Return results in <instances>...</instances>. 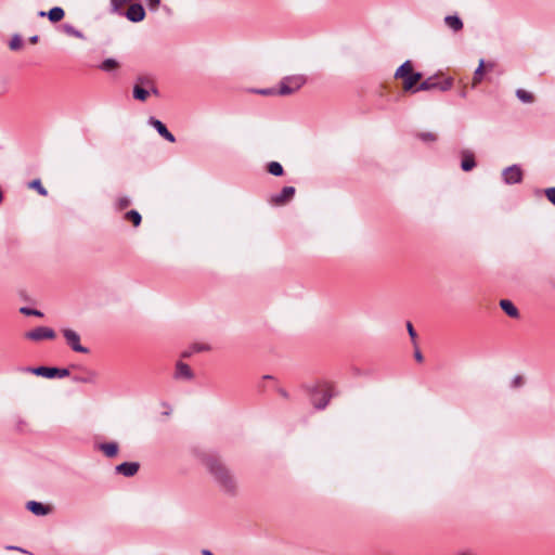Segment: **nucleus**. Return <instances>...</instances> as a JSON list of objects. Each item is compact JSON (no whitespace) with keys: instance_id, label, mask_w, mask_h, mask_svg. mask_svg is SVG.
Here are the masks:
<instances>
[{"instance_id":"nucleus-1","label":"nucleus","mask_w":555,"mask_h":555,"mask_svg":"<svg viewBox=\"0 0 555 555\" xmlns=\"http://www.w3.org/2000/svg\"><path fill=\"white\" fill-rule=\"evenodd\" d=\"M204 465L222 491L230 494L235 493V478L231 470L218 457L212 455L206 456L204 459Z\"/></svg>"},{"instance_id":"nucleus-2","label":"nucleus","mask_w":555,"mask_h":555,"mask_svg":"<svg viewBox=\"0 0 555 555\" xmlns=\"http://www.w3.org/2000/svg\"><path fill=\"white\" fill-rule=\"evenodd\" d=\"M307 81L304 75H292L284 77L279 85V90L275 92L279 95H289L299 90Z\"/></svg>"},{"instance_id":"nucleus-3","label":"nucleus","mask_w":555,"mask_h":555,"mask_svg":"<svg viewBox=\"0 0 555 555\" xmlns=\"http://www.w3.org/2000/svg\"><path fill=\"white\" fill-rule=\"evenodd\" d=\"M452 87V80L446 79L443 81H437L436 76H430L427 79L423 80L414 90L413 92L417 91H428L433 89H439L441 91H447L451 89Z\"/></svg>"},{"instance_id":"nucleus-4","label":"nucleus","mask_w":555,"mask_h":555,"mask_svg":"<svg viewBox=\"0 0 555 555\" xmlns=\"http://www.w3.org/2000/svg\"><path fill=\"white\" fill-rule=\"evenodd\" d=\"M25 371L30 372L35 375L42 376L46 378H63L69 375L68 369H59V367H49V366H38V367H27Z\"/></svg>"},{"instance_id":"nucleus-5","label":"nucleus","mask_w":555,"mask_h":555,"mask_svg":"<svg viewBox=\"0 0 555 555\" xmlns=\"http://www.w3.org/2000/svg\"><path fill=\"white\" fill-rule=\"evenodd\" d=\"M63 335L67 345L76 352L88 353L89 349L80 344V336L77 332L70 328L63 330Z\"/></svg>"},{"instance_id":"nucleus-6","label":"nucleus","mask_w":555,"mask_h":555,"mask_svg":"<svg viewBox=\"0 0 555 555\" xmlns=\"http://www.w3.org/2000/svg\"><path fill=\"white\" fill-rule=\"evenodd\" d=\"M522 176V170L518 165L506 167L502 172L503 180L506 184L520 183Z\"/></svg>"},{"instance_id":"nucleus-7","label":"nucleus","mask_w":555,"mask_h":555,"mask_svg":"<svg viewBox=\"0 0 555 555\" xmlns=\"http://www.w3.org/2000/svg\"><path fill=\"white\" fill-rule=\"evenodd\" d=\"M25 337L35 341L42 339H53L55 337V332L50 327L38 326L33 331L27 332Z\"/></svg>"},{"instance_id":"nucleus-8","label":"nucleus","mask_w":555,"mask_h":555,"mask_svg":"<svg viewBox=\"0 0 555 555\" xmlns=\"http://www.w3.org/2000/svg\"><path fill=\"white\" fill-rule=\"evenodd\" d=\"M124 15L133 23H139L144 20L145 11L144 8L140 3L131 4L128 10L124 13Z\"/></svg>"},{"instance_id":"nucleus-9","label":"nucleus","mask_w":555,"mask_h":555,"mask_svg":"<svg viewBox=\"0 0 555 555\" xmlns=\"http://www.w3.org/2000/svg\"><path fill=\"white\" fill-rule=\"evenodd\" d=\"M149 125L152 126L160 137H163L165 140L173 143L176 141L175 135L167 129V127L157 118L150 117L149 118Z\"/></svg>"},{"instance_id":"nucleus-10","label":"nucleus","mask_w":555,"mask_h":555,"mask_svg":"<svg viewBox=\"0 0 555 555\" xmlns=\"http://www.w3.org/2000/svg\"><path fill=\"white\" fill-rule=\"evenodd\" d=\"M295 195L294 186H284L279 194H275L271 197V202L275 205H284L288 201L293 198Z\"/></svg>"},{"instance_id":"nucleus-11","label":"nucleus","mask_w":555,"mask_h":555,"mask_svg":"<svg viewBox=\"0 0 555 555\" xmlns=\"http://www.w3.org/2000/svg\"><path fill=\"white\" fill-rule=\"evenodd\" d=\"M140 468L138 462H124L115 467L116 473L126 477L134 476Z\"/></svg>"},{"instance_id":"nucleus-12","label":"nucleus","mask_w":555,"mask_h":555,"mask_svg":"<svg viewBox=\"0 0 555 555\" xmlns=\"http://www.w3.org/2000/svg\"><path fill=\"white\" fill-rule=\"evenodd\" d=\"M26 508L36 516H46L52 512V507L50 505H44L37 501H28L26 503Z\"/></svg>"},{"instance_id":"nucleus-13","label":"nucleus","mask_w":555,"mask_h":555,"mask_svg":"<svg viewBox=\"0 0 555 555\" xmlns=\"http://www.w3.org/2000/svg\"><path fill=\"white\" fill-rule=\"evenodd\" d=\"M38 15L40 17H44L47 16L49 18L50 22L52 23H57L60 21L63 20L64 15H65V12L64 10L61 8V7H54L52 8L50 11L48 12H44V11H40L38 13Z\"/></svg>"},{"instance_id":"nucleus-14","label":"nucleus","mask_w":555,"mask_h":555,"mask_svg":"<svg viewBox=\"0 0 555 555\" xmlns=\"http://www.w3.org/2000/svg\"><path fill=\"white\" fill-rule=\"evenodd\" d=\"M175 377L177 379H180V378L192 379L193 378V372H192L191 367L186 363L180 361L176 365Z\"/></svg>"},{"instance_id":"nucleus-15","label":"nucleus","mask_w":555,"mask_h":555,"mask_svg":"<svg viewBox=\"0 0 555 555\" xmlns=\"http://www.w3.org/2000/svg\"><path fill=\"white\" fill-rule=\"evenodd\" d=\"M423 75L420 72H414L411 75L403 78V90L412 91L416 88V83L422 79Z\"/></svg>"},{"instance_id":"nucleus-16","label":"nucleus","mask_w":555,"mask_h":555,"mask_svg":"<svg viewBox=\"0 0 555 555\" xmlns=\"http://www.w3.org/2000/svg\"><path fill=\"white\" fill-rule=\"evenodd\" d=\"M73 380L76 383L95 384L98 380V373L92 370H86L81 375L74 376Z\"/></svg>"},{"instance_id":"nucleus-17","label":"nucleus","mask_w":555,"mask_h":555,"mask_svg":"<svg viewBox=\"0 0 555 555\" xmlns=\"http://www.w3.org/2000/svg\"><path fill=\"white\" fill-rule=\"evenodd\" d=\"M475 166H476V163H475L474 154L472 152H469V151H463L462 152L461 168L464 171H469L473 168H475Z\"/></svg>"},{"instance_id":"nucleus-18","label":"nucleus","mask_w":555,"mask_h":555,"mask_svg":"<svg viewBox=\"0 0 555 555\" xmlns=\"http://www.w3.org/2000/svg\"><path fill=\"white\" fill-rule=\"evenodd\" d=\"M501 309L511 318H518L519 311L515 305L508 299H502L500 301Z\"/></svg>"},{"instance_id":"nucleus-19","label":"nucleus","mask_w":555,"mask_h":555,"mask_svg":"<svg viewBox=\"0 0 555 555\" xmlns=\"http://www.w3.org/2000/svg\"><path fill=\"white\" fill-rule=\"evenodd\" d=\"M446 25L454 31H460L463 28V22L457 15H448L444 17Z\"/></svg>"},{"instance_id":"nucleus-20","label":"nucleus","mask_w":555,"mask_h":555,"mask_svg":"<svg viewBox=\"0 0 555 555\" xmlns=\"http://www.w3.org/2000/svg\"><path fill=\"white\" fill-rule=\"evenodd\" d=\"M412 73H414V70L411 61H405L401 66L397 68L395 77L403 79Z\"/></svg>"},{"instance_id":"nucleus-21","label":"nucleus","mask_w":555,"mask_h":555,"mask_svg":"<svg viewBox=\"0 0 555 555\" xmlns=\"http://www.w3.org/2000/svg\"><path fill=\"white\" fill-rule=\"evenodd\" d=\"M99 449L107 456L114 457L118 453V444L116 442H105L99 446Z\"/></svg>"},{"instance_id":"nucleus-22","label":"nucleus","mask_w":555,"mask_h":555,"mask_svg":"<svg viewBox=\"0 0 555 555\" xmlns=\"http://www.w3.org/2000/svg\"><path fill=\"white\" fill-rule=\"evenodd\" d=\"M330 400H331V395H328L327 392H322L320 399H318L317 396H313L312 403L315 409L322 410V409L326 408Z\"/></svg>"},{"instance_id":"nucleus-23","label":"nucleus","mask_w":555,"mask_h":555,"mask_svg":"<svg viewBox=\"0 0 555 555\" xmlns=\"http://www.w3.org/2000/svg\"><path fill=\"white\" fill-rule=\"evenodd\" d=\"M119 67V63L115 59H106L100 65L99 68L103 72L111 73Z\"/></svg>"},{"instance_id":"nucleus-24","label":"nucleus","mask_w":555,"mask_h":555,"mask_svg":"<svg viewBox=\"0 0 555 555\" xmlns=\"http://www.w3.org/2000/svg\"><path fill=\"white\" fill-rule=\"evenodd\" d=\"M130 0H109V10L114 14L124 15L122 8Z\"/></svg>"},{"instance_id":"nucleus-25","label":"nucleus","mask_w":555,"mask_h":555,"mask_svg":"<svg viewBox=\"0 0 555 555\" xmlns=\"http://www.w3.org/2000/svg\"><path fill=\"white\" fill-rule=\"evenodd\" d=\"M150 92L144 88L140 87L138 83L133 87V98L139 101H145L149 96Z\"/></svg>"},{"instance_id":"nucleus-26","label":"nucleus","mask_w":555,"mask_h":555,"mask_svg":"<svg viewBox=\"0 0 555 555\" xmlns=\"http://www.w3.org/2000/svg\"><path fill=\"white\" fill-rule=\"evenodd\" d=\"M516 96L521 101L522 103H532L534 101L533 95L524 90V89H517Z\"/></svg>"},{"instance_id":"nucleus-27","label":"nucleus","mask_w":555,"mask_h":555,"mask_svg":"<svg viewBox=\"0 0 555 555\" xmlns=\"http://www.w3.org/2000/svg\"><path fill=\"white\" fill-rule=\"evenodd\" d=\"M268 171L275 177H280L283 175L284 170L280 163L278 162H271L268 165Z\"/></svg>"},{"instance_id":"nucleus-28","label":"nucleus","mask_w":555,"mask_h":555,"mask_svg":"<svg viewBox=\"0 0 555 555\" xmlns=\"http://www.w3.org/2000/svg\"><path fill=\"white\" fill-rule=\"evenodd\" d=\"M125 218L133 223L134 227L140 225L142 217L137 210H129L126 212Z\"/></svg>"},{"instance_id":"nucleus-29","label":"nucleus","mask_w":555,"mask_h":555,"mask_svg":"<svg viewBox=\"0 0 555 555\" xmlns=\"http://www.w3.org/2000/svg\"><path fill=\"white\" fill-rule=\"evenodd\" d=\"M29 188L35 189L42 196H47L48 195L47 189L41 184V181L39 179L33 180L29 183Z\"/></svg>"},{"instance_id":"nucleus-30","label":"nucleus","mask_w":555,"mask_h":555,"mask_svg":"<svg viewBox=\"0 0 555 555\" xmlns=\"http://www.w3.org/2000/svg\"><path fill=\"white\" fill-rule=\"evenodd\" d=\"M63 28H64V31L67 35H69V36H73V37H76V38H79V39H83L85 38L83 34L80 30L76 29L74 26H72L69 24H65L63 26Z\"/></svg>"},{"instance_id":"nucleus-31","label":"nucleus","mask_w":555,"mask_h":555,"mask_svg":"<svg viewBox=\"0 0 555 555\" xmlns=\"http://www.w3.org/2000/svg\"><path fill=\"white\" fill-rule=\"evenodd\" d=\"M483 66H485V61L480 60L479 65L474 73V83H478L481 81L482 74H483Z\"/></svg>"},{"instance_id":"nucleus-32","label":"nucleus","mask_w":555,"mask_h":555,"mask_svg":"<svg viewBox=\"0 0 555 555\" xmlns=\"http://www.w3.org/2000/svg\"><path fill=\"white\" fill-rule=\"evenodd\" d=\"M23 46V40L20 35H14L10 40L9 47L11 50H18Z\"/></svg>"},{"instance_id":"nucleus-33","label":"nucleus","mask_w":555,"mask_h":555,"mask_svg":"<svg viewBox=\"0 0 555 555\" xmlns=\"http://www.w3.org/2000/svg\"><path fill=\"white\" fill-rule=\"evenodd\" d=\"M20 312L25 314V315H35V317H42V312L39 311V310H36V309H31V308H27V307H22L20 309Z\"/></svg>"},{"instance_id":"nucleus-34","label":"nucleus","mask_w":555,"mask_h":555,"mask_svg":"<svg viewBox=\"0 0 555 555\" xmlns=\"http://www.w3.org/2000/svg\"><path fill=\"white\" fill-rule=\"evenodd\" d=\"M208 349L209 348L206 345H194L191 350H186L183 352V357H190L193 352H198Z\"/></svg>"},{"instance_id":"nucleus-35","label":"nucleus","mask_w":555,"mask_h":555,"mask_svg":"<svg viewBox=\"0 0 555 555\" xmlns=\"http://www.w3.org/2000/svg\"><path fill=\"white\" fill-rule=\"evenodd\" d=\"M418 138L424 142H434L437 139L436 134L433 132H422L418 134Z\"/></svg>"},{"instance_id":"nucleus-36","label":"nucleus","mask_w":555,"mask_h":555,"mask_svg":"<svg viewBox=\"0 0 555 555\" xmlns=\"http://www.w3.org/2000/svg\"><path fill=\"white\" fill-rule=\"evenodd\" d=\"M545 196L555 206V186L546 189Z\"/></svg>"},{"instance_id":"nucleus-37","label":"nucleus","mask_w":555,"mask_h":555,"mask_svg":"<svg viewBox=\"0 0 555 555\" xmlns=\"http://www.w3.org/2000/svg\"><path fill=\"white\" fill-rule=\"evenodd\" d=\"M117 205L119 209H124L130 205V198H128L127 196L120 197L117 201Z\"/></svg>"},{"instance_id":"nucleus-38","label":"nucleus","mask_w":555,"mask_h":555,"mask_svg":"<svg viewBox=\"0 0 555 555\" xmlns=\"http://www.w3.org/2000/svg\"><path fill=\"white\" fill-rule=\"evenodd\" d=\"M149 8L153 11H156L160 4V0H145Z\"/></svg>"},{"instance_id":"nucleus-39","label":"nucleus","mask_w":555,"mask_h":555,"mask_svg":"<svg viewBox=\"0 0 555 555\" xmlns=\"http://www.w3.org/2000/svg\"><path fill=\"white\" fill-rule=\"evenodd\" d=\"M406 328H408V332H409V335H410L411 339L414 341L415 338H416V332L414 331V327H413L411 322L406 323Z\"/></svg>"},{"instance_id":"nucleus-40","label":"nucleus","mask_w":555,"mask_h":555,"mask_svg":"<svg viewBox=\"0 0 555 555\" xmlns=\"http://www.w3.org/2000/svg\"><path fill=\"white\" fill-rule=\"evenodd\" d=\"M138 82L142 83V85H145V86H152V80L150 78H146V77H139L138 78Z\"/></svg>"},{"instance_id":"nucleus-41","label":"nucleus","mask_w":555,"mask_h":555,"mask_svg":"<svg viewBox=\"0 0 555 555\" xmlns=\"http://www.w3.org/2000/svg\"><path fill=\"white\" fill-rule=\"evenodd\" d=\"M522 384V377L521 376H515L513 379V386L518 387Z\"/></svg>"},{"instance_id":"nucleus-42","label":"nucleus","mask_w":555,"mask_h":555,"mask_svg":"<svg viewBox=\"0 0 555 555\" xmlns=\"http://www.w3.org/2000/svg\"><path fill=\"white\" fill-rule=\"evenodd\" d=\"M5 548L7 550H11V551H18V552H22V553H27L24 548L18 547V546L8 545Z\"/></svg>"},{"instance_id":"nucleus-43","label":"nucleus","mask_w":555,"mask_h":555,"mask_svg":"<svg viewBox=\"0 0 555 555\" xmlns=\"http://www.w3.org/2000/svg\"><path fill=\"white\" fill-rule=\"evenodd\" d=\"M414 357H415L417 362H422L423 361V354H422V352L418 349L415 350Z\"/></svg>"},{"instance_id":"nucleus-44","label":"nucleus","mask_w":555,"mask_h":555,"mask_svg":"<svg viewBox=\"0 0 555 555\" xmlns=\"http://www.w3.org/2000/svg\"><path fill=\"white\" fill-rule=\"evenodd\" d=\"M259 93L268 95V94H273L274 91L271 89H263V90H260Z\"/></svg>"},{"instance_id":"nucleus-45","label":"nucleus","mask_w":555,"mask_h":555,"mask_svg":"<svg viewBox=\"0 0 555 555\" xmlns=\"http://www.w3.org/2000/svg\"><path fill=\"white\" fill-rule=\"evenodd\" d=\"M39 40V37L37 35H34L29 38L30 43H37Z\"/></svg>"},{"instance_id":"nucleus-46","label":"nucleus","mask_w":555,"mask_h":555,"mask_svg":"<svg viewBox=\"0 0 555 555\" xmlns=\"http://www.w3.org/2000/svg\"><path fill=\"white\" fill-rule=\"evenodd\" d=\"M279 393H280L283 398H285V399H287V398H288V393H287V391H286V390H284V389H279Z\"/></svg>"},{"instance_id":"nucleus-47","label":"nucleus","mask_w":555,"mask_h":555,"mask_svg":"<svg viewBox=\"0 0 555 555\" xmlns=\"http://www.w3.org/2000/svg\"><path fill=\"white\" fill-rule=\"evenodd\" d=\"M202 554L203 555H214L209 550H203Z\"/></svg>"},{"instance_id":"nucleus-48","label":"nucleus","mask_w":555,"mask_h":555,"mask_svg":"<svg viewBox=\"0 0 555 555\" xmlns=\"http://www.w3.org/2000/svg\"><path fill=\"white\" fill-rule=\"evenodd\" d=\"M151 91L153 94H156V95L158 94V90L155 87H152Z\"/></svg>"}]
</instances>
